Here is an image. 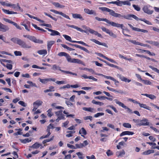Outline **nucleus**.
Listing matches in <instances>:
<instances>
[{"instance_id": "obj_1", "label": "nucleus", "mask_w": 159, "mask_h": 159, "mask_svg": "<svg viewBox=\"0 0 159 159\" xmlns=\"http://www.w3.org/2000/svg\"><path fill=\"white\" fill-rule=\"evenodd\" d=\"M99 9L102 11H106L109 12V14L110 16L116 18H123L131 20V17H132L137 21L140 20L141 21H143L148 25H152V23L149 21L146 20L145 19H139L136 16L133 14H129L126 16L125 15H122L115 12L114 11L106 7H99Z\"/></svg>"}, {"instance_id": "obj_2", "label": "nucleus", "mask_w": 159, "mask_h": 159, "mask_svg": "<svg viewBox=\"0 0 159 159\" xmlns=\"http://www.w3.org/2000/svg\"><path fill=\"white\" fill-rule=\"evenodd\" d=\"M11 40L14 43L19 45L23 48L29 49L32 48L31 45L27 44L25 41L18 38H12L11 39Z\"/></svg>"}, {"instance_id": "obj_3", "label": "nucleus", "mask_w": 159, "mask_h": 159, "mask_svg": "<svg viewBox=\"0 0 159 159\" xmlns=\"http://www.w3.org/2000/svg\"><path fill=\"white\" fill-rule=\"evenodd\" d=\"M133 121L136 123V125L137 126H148L150 125V123L148 121V120L145 118H143L142 120L133 119Z\"/></svg>"}, {"instance_id": "obj_4", "label": "nucleus", "mask_w": 159, "mask_h": 159, "mask_svg": "<svg viewBox=\"0 0 159 159\" xmlns=\"http://www.w3.org/2000/svg\"><path fill=\"white\" fill-rule=\"evenodd\" d=\"M66 26L69 27H71L75 29H76L78 31H80L82 33H87L88 32H89V29H91L90 28L87 27L85 25H83L82 26V27L85 29V30H83L81 29V28L73 25H70L69 24H66Z\"/></svg>"}, {"instance_id": "obj_5", "label": "nucleus", "mask_w": 159, "mask_h": 159, "mask_svg": "<svg viewBox=\"0 0 159 159\" xmlns=\"http://www.w3.org/2000/svg\"><path fill=\"white\" fill-rule=\"evenodd\" d=\"M52 69L53 70L55 71L57 70H60L61 72L64 73L66 74H70L71 75H75V76H77V74L75 73H73L71 72L68 71H65L63 70H61V67L58 66H57L56 64H54L52 65Z\"/></svg>"}, {"instance_id": "obj_6", "label": "nucleus", "mask_w": 159, "mask_h": 159, "mask_svg": "<svg viewBox=\"0 0 159 159\" xmlns=\"http://www.w3.org/2000/svg\"><path fill=\"white\" fill-rule=\"evenodd\" d=\"M24 37L27 38L30 40L35 43L41 44L43 43V40L37 39L35 37L31 36L30 35H24Z\"/></svg>"}, {"instance_id": "obj_7", "label": "nucleus", "mask_w": 159, "mask_h": 159, "mask_svg": "<svg viewBox=\"0 0 159 159\" xmlns=\"http://www.w3.org/2000/svg\"><path fill=\"white\" fill-rule=\"evenodd\" d=\"M106 22L111 26L117 28H120L122 30H123L124 25L122 24H120L113 21H111L107 19Z\"/></svg>"}, {"instance_id": "obj_8", "label": "nucleus", "mask_w": 159, "mask_h": 159, "mask_svg": "<svg viewBox=\"0 0 159 159\" xmlns=\"http://www.w3.org/2000/svg\"><path fill=\"white\" fill-rule=\"evenodd\" d=\"M114 101L117 104H118L119 106L123 108L127 109V112L132 113L133 112L132 111V110L127 107L126 106H125L124 104L122 102H119L118 100L117 99H115L114 100Z\"/></svg>"}, {"instance_id": "obj_9", "label": "nucleus", "mask_w": 159, "mask_h": 159, "mask_svg": "<svg viewBox=\"0 0 159 159\" xmlns=\"http://www.w3.org/2000/svg\"><path fill=\"white\" fill-rule=\"evenodd\" d=\"M69 57V58H68L67 60V61L68 62L73 63L80 64H82L84 66L85 65V64L84 63H83V62L81 61L80 60L75 58H71L70 56V57Z\"/></svg>"}, {"instance_id": "obj_10", "label": "nucleus", "mask_w": 159, "mask_h": 159, "mask_svg": "<svg viewBox=\"0 0 159 159\" xmlns=\"http://www.w3.org/2000/svg\"><path fill=\"white\" fill-rule=\"evenodd\" d=\"M39 81L43 84H46L47 82L49 81H52L53 82H55L56 80L54 78H46L44 79H41L40 78H39Z\"/></svg>"}, {"instance_id": "obj_11", "label": "nucleus", "mask_w": 159, "mask_h": 159, "mask_svg": "<svg viewBox=\"0 0 159 159\" xmlns=\"http://www.w3.org/2000/svg\"><path fill=\"white\" fill-rule=\"evenodd\" d=\"M127 40L128 42H131L135 45H140L142 46H143V47H146V46H148V45L147 44H143L142 43H140L139 42H137L135 40L128 39H127Z\"/></svg>"}, {"instance_id": "obj_12", "label": "nucleus", "mask_w": 159, "mask_h": 159, "mask_svg": "<svg viewBox=\"0 0 159 159\" xmlns=\"http://www.w3.org/2000/svg\"><path fill=\"white\" fill-rule=\"evenodd\" d=\"M9 30V28L7 26L4 25L0 22V31L5 32Z\"/></svg>"}, {"instance_id": "obj_13", "label": "nucleus", "mask_w": 159, "mask_h": 159, "mask_svg": "<svg viewBox=\"0 0 159 159\" xmlns=\"http://www.w3.org/2000/svg\"><path fill=\"white\" fill-rule=\"evenodd\" d=\"M45 29L52 32V33L50 34V35L51 36L60 35V33L57 31L53 30L48 28H45Z\"/></svg>"}, {"instance_id": "obj_14", "label": "nucleus", "mask_w": 159, "mask_h": 159, "mask_svg": "<svg viewBox=\"0 0 159 159\" xmlns=\"http://www.w3.org/2000/svg\"><path fill=\"white\" fill-rule=\"evenodd\" d=\"M72 16L73 18L75 19H79L81 20H84V19L82 16L80 14H72Z\"/></svg>"}, {"instance_id": "obj_15", "label": "nucleus", "mask_w": 159, "mask_h": 159, "mask_svg": "<svg viewBox=\"0 0 159 159\" xmlns=\"http://www.w3.org/2000/svg\"><path fill=\"white\" fill-rule=\"evenodd\" d=\"M91 40L98 45L103 46L106 48H108V47L107 45L105 43H101L98 41L94 39H91Z\"/></svg>"}, {"instance_id": "obj_16", "label": "nucleus", "mask_w": 159, "mask_h": 159, "mask_svg": "<svg viewBox=\"0 0 159 159\" xmlns=\"http://www.w3.org/2000/svg\"><path fill=\"white\" fill-rule=\"evenodd\" d=\"M117 76L121 79V80L125 82H128V83L130 82L131 80H130L128 79L127 78L125 77L122 76L120 74H117Z\"/></svg>"}, {"instance_id": "obj_17", "label": "nucleus", "mask_w": 159, "mask_h": 159, "mask_svg": "<svg viewBox=\"0 0 159 159\" xmlns=\"http://www.w3.org/2000/svg\"><path fill=\"white\" fill-rule=\"evenodd\" d=\"M143 10L145 13L149 14H151L153 12V11H150L148 9V7L147 6H144L143 8Z\"/></svg>"}, {"instance_id": "obj_18", "label": "nucleus", "mask_w": 159, "mask_h": 159, "mask_svg": "<svg viewBox=\"0 0 159 159\" xmlns=\"http://www.w3.org/2000/svg\"><path fill=\"white\" fill-rule=\"evenodd\" d=\"M125 153L124 150L121 151H118L116 152V155L118 157H123V155H125Z\"/></svg>"}, {"instance_id": "obj_19", "label": "nucleus", "mask_w": 159, "mask_h": 159, "mask_svg": "<svg viewBox=\"0 0 159 159\" xmlns=\"http://www.w3.org/2000/svg\"><path fill=\"white\" fill-rule=\"evenodd\" d=\"M138 104H139V106L141 107L144 108L145 109L148 110L150 111H152L151 107L148 106H147V105L145 104H142V103L141 104L139 102Z\"/></svg>"}, {"instance_id": "obj_20", "label": "nucleus", "mask_w": 159, "mask_h": 159, "mask_svg": "<svg viewBox=\"0 0 159 159\" xmlns=\"http://www.w3.org/2000/svg\"><path fill=\"white\" fill-rule=\"evenodd\" d=\"M2 10L3 11L5 14H17V13L16 12H14L12 11H9V10H7L4 9H2Z\"/></svg>"}, {"instance_id": "obj_21", "label": "nucleus", "mask_w": 159, "mask_h": 159, "mask_svg": "<svg viewBox=\"0 0 159 159\" xmlns=\"http://www.w3.org/2000/svg\"><path fill=\"white\" fill-rule=\"evenodd\" d=\"M134 134V133L132 132H130L129 131H125L122 132L120 134V136L121 137L123 135H133Z\"/></svg>"}, {"instance_id": "obj_22", "label": "nucleus", "mask_w": 159, "mask_h": 159, "mask_svg": "<svg viewBox=\"0 0 159 159\" xmlns=\"http://www.w3.org/2000/svg\"><path fill=\"white\" fill-rule=\"evenodd\" d=\"M58 56H64L66 57V58L67 61L68 60V58H69V57H70V56L69 55H68L67 53H66L65 52H60L58 53Z\"/></svg>"}, {"instance_id": "obj_23", "label": "nucleus", "mask_w": 159, "mask_h": 159, "mask_svg": "<svg viewBox=\"0 0 159 159\" xmlns=\"http://www.w3.org/2000/svg\"><path fill=\"white\" fill-rule=\"evenodd\" d=\"M2 62L12 63V61L10 60L0 59V62H1V63L4 66H5V65L2 63Z\"/></svg>"}, {"instance_id": "obj_24", "label": "nucleus", "mask_w": 159, "mask_h": 159, "mask_svg": "<svg viewBox=\"0 0 159 159\" xmlns=\"http://www.w3.org/2000/svg\"><path fill=\"white\" fill-rule=\"evenodd\" d=\"M89 32L91 33L94 34L97 36H98L99 37H101V35L98 32L95 31L92 29H89Z\"/></svg>"}, {"instance_id": "obj_25", "label": "nucleus", "mask_w": 159, "mask_h": 159, "mask_svg": "<svg viewBox=\"0 0 159 159\" xmlns=\"http://www.w3.org/2000/svg\"><path fill=\"white\" fill-rule=\"evenodd\" d=\"M142 95H144L146 96L147 97L149 98L150 99L153 100L154 99L156 98V97L153 94H148L145 93V94H142Z\"/></svg>"}, {"instance_id": "obj_26", "label": "nucleus", "mask_w": 159, "mask_h": 159, "mask_svg": "<svg viewBox=\"0 0 159 159\" xmlns=\"http://www.w3.org/2000/svg\"><path fill=\"white\" fill-rule=\"evenodd\" d=\"M37 53L39 55H46L47 54V51L45 49H42L38 50Z\"/></svg>"}, {"instance_id": "obj_27", "label": "nucleus", "mask_w": 159, "mask_h": 159, "mask_svg": "<svg viewBox=\"0 0 159 159\" xmlns=\"http://www.w3.org/2000/svg\"><path fill=\"white\" fill-rule=\"evenodd\" d=\"M40 146H42V145L41 144L39 143H36L32 146H30V147L33 148L37 149Z\"/></svg>"}, {"instance_id": "obj_28", "label": "nucleus", "mask_w": 159, "mask_h": 159, "mask_svg": "<svg viewBox=\"0 0 159 159\" xmlns=\"http://www.w3.org/2000/svg\"><path fill=\"white\" fill-rule=\"evenodd\" d=\"M52 4L54 5L55 7H59L61 8H63L65 7V6L64 5H61L58 2H52Z\"/></svg>"}, {"instance_id": "obj_29", "label": "nucleus", "mask_w": 159, "mask_h": 159, "mask_svg": "<svg viewBox=\"0 0 159 159\" xmlns=\"http://www.w3.org/2000/svg\"><path fill=\"white\" fill-rule=\"evenodd\" d=\"M63 36L66 40H68L70 42L74 43L75 42V41L72 40L71 37L68 35L64 34L63 35Z\"/></svg>"}, {"instance_id": "obj_30", "label": "nucleus", "mask_w": 159, "mask_h": 159, "mask_svg": "<svg viewBox=\"0 0 159 159\" xmlns=\"http://www.w3.org/2000/svg\"><path fill=\"white\" fill-rule=\"evenodd\" d=\"M43 103L42 101L40 100H37L33 103L34 106L38 107L39 106L42 105Z\"/></svg>"}, {"instance_id": "obj_31", "label": "nucleus", "mask_w": 159, "mask_h": 159, "mask_svg": "<svg viewBox=\"0 0 159 159\" xmlns=\"http://www.w3.org/2000/svg\"><path fill=\"white\" fill-rule=\"evenodd\" d=\"M154 151L153 150H148L142 153V154L144 155H148L152 153H153Z\"/></svg>"}, {"instance_id": "obj_32", "label": "nucleus", "mask_w": 159, "mask_h": 159, "mask_svg": "<svg viewBox=\"0 0 159 159\" xmlns=\"http://www.w3.org/2000/svg\"><path fill=\"white\" fill-rule=\"evenodd\" d=\"M83 109L84 110L88 111H89L92 112H94V108L91 107H84L83 108Z\"/></svg>"}, {"instance_id": "obj_33", "label": "nucleus", "mask_w": 159, "mask_h": 159, "mask_svg": "<svg viewBox=\"0 0 159 159\" xmlns=\"http://www.w3.org/2000/svg\"><path fill=\"white\" fill-rule=\"evenodd\" d=\"M54 42L51 41L48 42V50L49 51L52 45L54 43Z\"/></svg>"}, {"instance_id": "obj_34", "label": "nucleus", "mask_w": 159, "mask_h": 159, "mask_svg": "<svg viewBox=\"0 0 159 159\" xmlns=\"http://www.w3.org/2000/svg\"><path fill=\"white\" fill-rule=\"evenodd\" d=\"M92 103L93 104L98 105L100 106H102L104 105V103H103L100 102L96 101L94 100H93L92 101Z\"/></svg>"}, {"instance_id": "obj_35", "label": "nucleus", "mask_w": 159, "mask_h": 159, "mask_svg": "<svg viewBox=\"0 0 159 159\" xmlns=\"http://www.w3.org/2000/svg\"><path fill=\"white\" fill-rule=\"evenodd\" d=\"M79 133L80 134H82L85 135L87 134V132L85 129L84 128H82L80 130Z\"/></svg>"}, {"instance_id": "obj_36", "label": "nucleus", "mask_w": 159, "mask_h": 159, "mask_svg": "<svg viewBox=\"0 0 159 159\" xmlns=\"http://www.w3.org/2000/svg\"><path fill=\"white\" fill-rule=\"evenodd\" d=\"M10 24H12L13 25L15 26L17 29L19 30H21V27L18 25L16 23L11 20Z\"/></svg>"}, {"instance_id": "obj_37", "label": "nucleus", "mask_w": 159, "mask_h": 159, "mask_svg": "<svg viewBox=\"0 0 159 159\" xmlns=\"http://www.w3.org/2000/svg\"><path fill=\"white\" fill-rule=\"evenodd\" d=\"M31 141V138L29 139H24L21 140V142L24 143H29Z\"/></svg>"}, {"instance_id": "obj_38", "label": "nucleus", "mask_w": 159, "mask_h": 159, "mask_svg": "<svg viewBox=\"0 0 159 159\" xmlns=\"http://www.w3.org/2000/svg\"><path fill=\"white\" fill-rule=\"evenodd\" d=\"M59 14L61 15L63 17L69 20H70V18L68 16L66 15V14L63 13L62 12L60 11Z\"/></svg>"}, {"instance_id": "obj_39", "label": "nucleus", "mask_w": 159, "mask_h": 159, "mask_svg": "<svg viewBox=\"0 0 159 159\" xmlns=\"http://www.w3.org/2000/svg\"><path fill=\"white\" fill-rule=\"evenodd\" d=\"M149 67L154 71L159 74V70L157 68L153 67L151 66H149Z\"/></svg>"}, {"instance_id": "obj_40", "label": "nucleus", "mask_w": 159, "mask_h": 159, "mask_svg": "<svg viewBox=\"0 0 159 159\" xmlns=\"http://www.w3.org/2000/svg\"><path fill=\"white\" fill-rule=\"evenodd\" d=\"M123 126L127 128H131V125L129 123H124L123 124Z\"/></svg>"}, {"instance_id": "obj_41", "label": "nucleus", "mask_w": 159, "mask_h": 159, "mask_svg": "<svg viewBox=\"0 0 159 159\" xmlns=\"http://www.w3.org/2000/svg\"><path fill=\"white\" fill-rule=\"evenodd\" d=\"M142 82L146 85H151L152 83L148 80H142Z\"/></svg>"}, {"instance_id": "obj_42", "label": "nucleus", "mask_w": 159, "mask_h": 159, "mask_svg": "<svg viewBox=\"0 0 159 159\" xmlns=\"http://www.w3.org/2000/svg\"><path fill=\"white\" fill-rule=\"evenodd\" d=\"M104 62L106 63L107 65L113 67L117 68L118 66H116L115 65L113 64H111L108 62L106 61H104Z\"/></svg>"}, {"instance_id": "obj_43", "label": "nucleus", "mask_w": 159, "mask_h": 159, "mask_svg": "<svg viewBox=\"0 0 159 159\" xmlns=\"http://www.w3.org/2000/svg\"><path fill=\"white\" fill-rule=\"evenodd\" d=\"M95 19L98 21H106V20H107V19L106 18H99L98 17H95Z\"/></svg>"}, {"instance_id": "obj_44", "label": "nucleus", "mask_w": 159, "mask_h": 159, "mask_svg": "<svg viewBox=\"0 0 159 159\" xmlns=\"http://www.w3.org/2000/svg\"><path fill=\"white\" fill-rule=\"evenodd\" d=\"M76 154L78 156L79 158L80 159H83L84 157L82 156L83 154L80 152L76 153Z\"/></svg>"}, {"instance_id": "obj_45", "label": "nucleus", "mask_w": 159, "mask_h": 159, "mask_svg": "<svg viewBox=\"0 0 159 159\" xmlns=\"http://www.w3.org/2000/svg\"><path fill=\"white\" fill-rule=\"evenodd\" d=\"M101 29L103 31L106 32L108 34H109L110 31V30H109L103 27H102L101 28Z\"/></svg>"}, {"instance_id": "obj_46", "label": "nucleus", "mask_w": 159, "mask_h": 159, "mask_svg": "<svg viewBox=\"0 0 159 159\" xmlns=\"http://www.w3.org/2000/svg\"><path fill=\"white\" fill-rule=\"evenodd\" d=\"M104 115V113L103 112L98 113L94 115V117H98L100 116H102Z\"/></svg>"}, {"instance_id": "obj_47", "label": "nucleus", "mask_w": 159, "mask_h": 159, "mask_svg": "<svg viewBox=\"0 0 159 159\" xmlns=\"http://www.w3.org/2000/svg\"><path fill=\"white\" fill-rule=\"evenodd\" d=\"M89 15H93L94 16H96L97 15L96 12L94 10H90Z\"/></svg>"}, {"instance_id": "obj_48", "label": "nucleus", "mask_w": 159, "mask_h": 159, "mask_svg": "<svg viewBox=\"0 0 159 159\" xmlns=\"http://www.w3.org/2000/svg\"><path fill=\"white\" fill-rule=\"evenodd\" d=\"M14 53L16 56H21L22 55V53L20 51H15Z\"/></svg>"}, {"instance_id": "obj_49", "label": "nucleus", "mask_w": 159, "mask_h": 159, "mask_svg": "<svg viewBox=\"0 0 159 159\" xmlns=\"http://www.w3.org/2000/svg\"><path fill=\"white\" fill-rule=\"evenodd\" d=\"M108 34L111 37H112L113 38H116L117 37V35L113 33V32L110 31L109 33Z\"/></svg>"}, {"instance_id": "obj_50", "label": "nucleus", "mask_w": 159, "mask_h": 159, "mask_svg": "<svg viewBox=\"0 0 159 159\" xmlns=\"http://www.w3.org/2000/svg\"><path fill=\"white\" fill-rule=\"evenodd\" d=\"M84 70H87L93 74L94 73V70L92 69H89L87 68H84L83 69Z\"/></svg>"}, {"instance_id": "obj_51", "label": "nucleus", "mask_w": 159, "mask_h": 159, "mask_svg": "<svg viewBox=\"0 0 159 159\" xmlns=\"http://www.w3.org/2000/svg\"><path fill=\"white\" fill-rule=\"evenodd\" d=\"M62 111L60 110L57 111H56L55 112V114L58 117L60 115H61V114H62Z\"/></svg>"}, {"instance_id": "obj_52", "label": "nucleus", "mask_w": 159, "mask_h": 159, "mask_svg": "<svg viewBox=\"0 0 159 159\" xmlns=\"http://www.w3.org/2000/svg\"><path fill=\"white\" fill-rule=\"evenodd\" d=\"M27 83L30 84L31 86L32 87H37V86L35 83H34L32 82L31 81H27Z\"/></svg>"}, {"instance_id": "obj_53", "label": "nucleus", "mask_w": 159, "mask_h": 159, "mask_svg": "<svg viewBox=\"0 0 159 159\" xmlns=\"http://www.w3.org/2000/svg\"><path fill=\"white\" fill-rule=\"evenodd\" d=\"M70 87V86L69 84H67L66 85H64L62 87H60L59 88L60 89H63L69 88Z\"/></svg>"}, {"instance_id": "obj_54", "label": "nucleus", "mask_w": 159, "mask_h": 159, "mask_svg": "<svg viewBox=\"0 0 159 159\" xmlns=\"http://www.w3.org/2000/svg\"><path fill=\"white\" fill-rule=\"evenodd\" d=\"M5 67H6L7 69L9 70H11L12 69V65L11 64H7V65L6 66L5 65Z\"/></svg>"}, {"instance_id": "obj_55", "label": "nucleus", "mask_w": 159, "mask_h": 159, "mask_svg": "<svg viewBox=\"0 0 159 159\" xmlns=\"http://www.w3.org/2000/svg\"><path fill=\"white\" fill-rule=\"evenodd\" d=\"M122 4L123 5H127L129 6H130L131 4L129 2V1H122Z\"/></svg>"}, {"instance_id": "obj_56", "label": "nucleus", "mask_w": 159, "mask_h": 159, "mask_svg": "<svg viewBox=\"0 0 159 159\" xmlns=\"http://www.w3.org/2000/svg\"><path fill=\"white\" fill-rule=\"evenodd\" d=\"M128 101H129L132 102L134 103L138 104L139 103L138 102L131 98H129L128 99Z\"/></svg>"}, {"instance_id": "obj_57", "label": "nucleus", "mask_w": 159, "mask_h": 159, "mask_svg": "<svg viewBox=\"0 0 159 159\" xmlns=\"http://www.w3.org/2000/svg\"><path fill=\"white\" fill-rule=\"evenodd\" d=\"M133 6L134 7V9H135L137 11H139L140 10V8L139 7H138V6H137L135 5H133Z\"/></svg>"}, {"instance_id": "obj_58", "label": "nucleus", "mask_w": 159, "mask_h": 159, "mask_svg": "<svg viewBox=\"0 0 159 159\" xmlns=\"http://www.w3.org/2000/svg\"><path fill=\"white\" fill-rule=\"evenodd\" d=\"M18 103L19 104L21 105V106L23 107H26V104L25 103V102L22 101H20Z\"/></svg>"}, {"instance_id": "obj_59", "label": "nucleus", "mask_w": 159, "mask_h": 159, "mask_svg": "<svg viewBox=\"0 0 159 159\" xmlns=\"http://www.w3.org/2000/svg\"><path fill=\"white\" fill-rule=\"evenodd\" d=\"M75 43H80V44H82L84 45V46H88V45H87V44L85 43H84V42H83V41H75Z\"/></svg>"}, {"instance_id": "obj_60", "label": "nucleus", "mask_w": 159, "mask_h": 159, "mask_svg": "<svg viewBox=\"0 0 159 159\" xmlns=\"http://www.w3.org/2000/svg\"><path fill=\"white\" fill-rule=\"evenodd\" d=\"M56 83L57 84H65L64 81H57Z\"/></svg>"}, {"instance_id": "obj_61", "label": "nucleus", "mask_w": 159, "mask_h": 159, "mask_svg": "<svg viewBox=\"0 0 159 159\" xmlns=\"http://www.w3.org/2000/svg\"><path fill=\"white\" fill-rule=\"evenodd\" d=\"M108 107L112 109L116 113H117L118 112V111L117 110L116 108L114 107L113 106L109 105L108 106Z\"/></svg>"}, {"instance_id": "obj_62", "label": "nucleus", "mask_w": 159, "mask_h": 159, "mask_svg": "<svg viewBox=\"0 0 159 159\" xmlns=\"http://www.w3.org/2000/svg\"><path fill=\"white\" fill-rule=\"evenodd\" d=\"M84 119L85 120H91L92 119V117L91 116H87L84 118Z\"/></svg>"}, {"instance_id": "obj_63", "label": "nucleus", "mask_w": 159, "mask_h": 159, "mask_svg": "<svg viewBox=\"0 0 159 159\" xmlns=\"http://www.w3.org/2000/svg\"><path fill=\"white\" fill-rule=\"evenodd\" d=\"M106 154L108 156H110L112 155V152L110 150H108L107 151Z\"/></svg>"}, {"instance_id": "obj_64", "label": "nucleus", "mask_w": 159, "mask_h": 159, "mask_svg": "<svg viewBox=\"0 0 159 159\" xmlns=\"http://www.w3.org/2000/svg\"><path fill=\"white\" fill-rule=\"evenodd\" d=\"M86 157L87 159H96L94 156L93 155H92L90 157L87 156Z\"/></svg>"}]
</instances>
